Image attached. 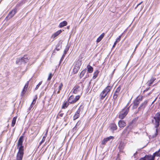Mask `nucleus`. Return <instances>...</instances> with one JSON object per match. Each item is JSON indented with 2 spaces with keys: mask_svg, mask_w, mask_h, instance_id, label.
I'll return each mask as SVG.
<instances>
[{
  "mask_svg": "<svg viewBox=\"0 0 160 160\" xmlns=\"http://www.w3.org/2000/svg\"><path fill=\"white\" fill-rule=\"evenodd\" d=\"M63 84L62 83H60V85L58 87V91L57 92V93L58 94L59 93L60 91L61 90L63 86Z\"/></svg>",
  "mask_w": 160,
  "mask_h": 160,
  "instance_id": "obj_31",
  "label": "nucleus"
},
{
  "mask_svg": "<svg viewBox=\"0 0 160 160\" xmlns=\"http://www.w3.org/2000/svg\"><path fill=\"white\" fill-rule=\"evenodd\" d=\"M80 112V109L79 108L73 116V119L74 120H75L79 117Z\"/></svg>",
  "mask_w": 160,
  "mask_h": 160,
  "instance_id": "obj_11",
  "label": "nucleus"
},
{
  "mask_svg": "<svg viewBox=\"0 0 160 160\" xmlns=\"http://www.w3.org/2000/svg\"><path fill=\"white\" fill-rule=\"evenodd\" d=\"M69 49V47H66V48L65 49L64 51V54L65 55L66 54L67 52L68 51Z\"/></svg>",
  "mask_w": 160,
  "mask_h": 160,
  "instance_id": "obj_36",
  "label": "nucleus"
},
{
  "mask_svg": "<svg viewBox=\"0 0 160 160\" xmlns=\"http://www.w3.org/2000/svg\"><path fill=\"white\" fill-rule=\"evenodd\" d=\"M113 138H114L113 137L110 136L107 137L105 138H104L102 141V144L103 145L107 143V142L108 141H110L111 139H113Z\"/></svg>",
  "mask_w": 160,
  "mask_h": 160,
  "instance_id": "obj_10",
  "label": "nucleus"
},
{
  "mask_svg": "<svg viewBox=\"0 0 160 160\" xmlns=\"http://www.w3.org/2000/svg\"><path fill=\"white\" fill-rule=\"evenodd\" d=\"M110 129L112 131H114L117 129V125L114 123H112L110 126Z\"/></svg>",
  "mask_w": 160,
  "mask_h": 160,
  "instance_id": "obj_20",
  "label": "nucleus"
},
{
  "mask_svg": "<svg viewBox=\"0 0 160 160\" xmlns=\"http://www.w3.org/2000/svg\"><path fill=\"white\" fill-rule=\"evenodd\" d=\"M67 28L68 29H69V26H68L67 27Z\"/></svg>",
  "mask_w": 160,
  "mask_h": 160,
  "instance_id": "obj_49",
  "label": "nucleus"
},
{
  "mask_svg": "<svg viewBox=\"0 0 160 160\" xmlns=\"http://www.w3.org/2000/svg\"><path fill=\"white\" fill-rule=\"evenodd\" d=\"M81 121H78V122L76 123V127H78L80 126V125L81 124Z\"/></svg>",
  "mask_w": 160,
  "mask_h": 160,
  "instance_id": "obj_38",
  "label": "nucleus"
},
{
  "mask_svg": "<svg viewBox=\"0 0 160 160\" xmlns=\"http://www.w3.org/2000/svg\"><path fill=\"white\" fill-rule=\"evenodd\" d=\"M23 136H21L19 138L17 146L18 148V151L17 154L16 160H22L24 154V146L22 145L23 142Z\"/></svg>",
  "mask_w": 160,
  "mask_h": 160,
  "instance_id": "obj_1",
  "label": "nucleus"
},
{
  "mask_svg": "<svg viewBox=\"0 0 160 160\" xmlns=\"http://www.w3.org/2000/svg\"><path fill=\"white\" fill-rule=\"evenodd\" d=\"M73 91V93L74 94L78 93V92H80L81 90V87L78 85H76L74 87Z\"/></svg>",
  "mask_w": 160,
  "mask_h": 160,
  "instance_id": "obj_9",
  "label": "nucleus"
},
{
  "mask_svg": "<svg viewBox=\"0 0 160 160\" xmlns=\"http://www.w3.org/2000/svg\"><path fill=\"white\" fill-rule=\"evenodd\" d=\"M120 90H121V88L120 87H118L117 88V89L115 92H116V93H118L120 94Z\"/></svg>",
  "mask_w": 160,
  "mask_h": 160,
  "instance_id": "obj_33",
  "label": "nucleus"
},
{
  "mask_svg": "<svg viewBox=\"0 0 160 160\" xmlns=\"http://www.w3.org/2000/svg\"><path fill=\"white\" fill-rule=\"evenodd\" d=\"M82 64V62L81 61L78 60L76 62L74 66L76 67H77L79 69H80V67Z\"/></svg>",
  "mask_w": 160,
  "mask_h": 160,
  "instance_id": "obj_21",
  "label": "nucleus"
},
{
  "mask_svg": "<svg viewBox=\"0 0 160 160\" xmlns=\"http://www.w3.org/2000/svg\"><path fill=\"white\" fill-rule=\"evenodd\" d=\"M136 152L135 153H134V156H135V154H136Z\"/></svg>",
  "mask_w": 160,
  "mask_h": 160,
  "instance_id": "obj_52",
  "label": "nucleus"
},
{
  "mask_svg": "<svg viewBox=\"0 0 160 160\" xmlns=\"http://www.w3.org/2000/svg\"><path fill=\"white\" fill-rule=\"evenodd\" d=\"M138 44L136 46V48H135V50H136V48H137V47H138Z\"/></svg>",
  "mask_w": 160,
  "mask_h": 160,
  "instance_id": "obj_48",
  "label": "nucleus"
},
{
  "mask_svg": "<svg viewBox=\"0 0 160 160\" xmlns=\"http://www.w3.org/2000/svg\"><path fill=\"white\" fill-rule=\"evenodd\" d=\"M46 138V136H44L43 137L42 140L41 142H40L39 143V144L41 145L43 142H44L45 138Z\"/></svg>",
  "mask_w": 160,
  "mask_h": 160,
  "instance_id": "obj_35",
  "label": "nucleus"
},
{
  "mask_svg": "<svg viewBox=\"0 0 160 160\" xmlns=\"http://www.w3.org/2000/svg\"><path fill=\"white\" fill-rule=\"evenodd\" d=\"M52 76V73H50L49 74L48 78V80H50L51 79Z\"/></svg>",
  "mask_w": 160,
  "mask_h": 160,
  "instance_id": "obj_37",
  "label": "nucleus"
},
{
  "mask_svg": "<svg viewBox=\"0 0 160 160\" xmlns=\"http://www.w3.org/2000/svg\"><path fill=\"white\" fill-rule=\"evenodd\" d=\"M107 94L103 90L100 94L99 95L101 100H103L106 97Z\"/></svg>",
  "mask_w": 160,
  "mask_h": 160,
  "instance_id": "obj_14",
  "label": "nucleus"
},
{
  "mask_svg": "<svg viewBox=\"0 0 160 160\" xmlns=\"http://www.w3.org/2000/svg\"><path fill=\"white\" fill-rule=\"evenodd\" d=\"M64 114L63 113H61L59 114V115L61 117H62L63 116Z\"/></svg>",
  "mask_w": 160,
  "mask_h": 160,
  "instance_id": "obj_45",
  "label": "nucleus"
},
{
  "mask_svg": "<svg viewBox=\"0 0 160 160\" xmlns=\"http://www.w3.org/2000/svg\"><path fill=\"white\" fill-rule=\"evenodd\" d=\"M112 87L110 86H107L104 90L103 91L107 94L112 88Z\"/></svg>",
  "mask_w": 160,
  "mask_h": 160,
  "instance_id": "obj_16",
  "label": "nucleus"
},
{
  "mask_svg": "<svg viewBox=\"0 0 160 160\" xmlns=\"http://www.w3.org/2000/svg\"><path fill=\"white\" fill-rule=\"evenodd\" d=\"M137 7H137V6H136V7L135 8L136 9Z\"/></svg>",
  "mask_w": 160,
  "mask_h": 160,
  "instance_id": "obj_51",
  "label": "nucleus"
},
{
  "mask_svg": "<svg viewBox=\"0 0 160 160\" xmlns=\"http://www.w3.org/2000/svg\"><path fill=\"white\" fill-rule=\"evenodd\" d=\"M152 122L154 125L156 129L155 133L152 135V137H156L158 135V128L160 125V112L156 113L152 120Z\"/></svg>",
  "mask_w": 160,
  "mask_h": 160,
  "instance_id": "obj_2",
  "label": "nucleus"
},
{
  "mask_svg": "<svg viewBox=\"0 0 160 160\" xmlns=\"http://www.w3.org/2000/svg\"><path fill=\"white\" fill-rule=\"evenodd\" d=\"M67 24V22L65 21H63L61 22L59 24V27L60 28H62L64 26H66Z\"/></svg>",
  "mask_w": 160,
  "mask_h": 160,
  "instance_id": "obj_23",
  "label": "nucleus"
},
{
  "mask_svg": "<svg viewBox=\"0 0 160 160\" xmlns=\"http://www.w3.org/2000/svg\"><path fill=\"white\" fill-rule=\"evenodd\" d=\"M126 123L123 120H120L118 122L119 127L120 128H123L126 125Z\"/></svg>",
  "mask_w": 160,
  "mask_h": 160,
  "instance_id": "obj_12",
  "label": "nucleus"
},
{
  "mask_svg": "<svg viewBox=\"0 0 160 160\" xmlns=\"http://www.w3.org/2000/svg\"><path fill=\"white\" fill-rule=\"evenodd\" d=\"M148 100H146L145 101L142 103L140 105V107L138 108V111L137 113L138 112L141 111V113H142L144 108L148 102Z\"/></svg>",
  "mask_w": 160,
  "mask_h": 160,
  "instance_id": "obj_6",
  "label": "nucleus"
},
{
  "mask_svg": "<svg viewBox=\"0 0 160 160\" xmlns=\"http://www.w3.org/2000/svg\"><path fill=\"white\" fill-rule=\"evenodd\" d=\"M68 105V103L67 102H65L62 106V108H65L67 107Z\"/></svg>",
  "mask_w": 160,
  "mask_h": 160,
  "instance_id": "obj_32",
  "label": "nucleus"
},
{
  "mask_svg": "<svg viewBox=\"0 0 160 160\" xmlns=\"http://www.w3.org/2000/svg\"><path fill=\"white\" fill-rule=\"evenodd\" d=\"M16 12V10L15 9L12 10L8 14V16L6 17L5 19L8 20L13 17Z\"/></svg>",
  "mask_w": 160,
  "mask_h": 160,
  "instance_id": "obj_7",
  "label": "nucleus"
},
{
  "mask_svg": "<svg viewBox=\"0 0 160 160\" xmlns=\"http://www.w3.org/2000/svg\"><path fill=\"white\" fill-rule=\"evenodd\" d=\"M42 81L40 82L36 86L35 88V90H37L38 88L39 87V86L42 83Z\"/></svg>",
  "mask_w": 160,
  "mask_h": 160,
  "instance_id": "obj_34",
  "label": "nucleus"
},
{
  "mask_svg": "<svg viewBox=\"0 0 160 160\" xmlns=\"http://www.w3.org/2000/svg\"><path fill=\"white\" fill-rule=\"evenodd\" d=\"M141 100H142L141 98H137L136 99V100H135V101H134V104L138 106L140 103L139 101H141Z\"/></svg>",
  "mask_w": 160,
  "mask_h": 160,
  "instance_id": "obj_25",
  "label": "nucleus"
},
{
  "mask_svg": "<svg viewBox=\"0 0 160 160\" xmlns=\"http://www.w3.org/2000/svg\"><path fill=\"white\" fill-rule=\"evenodd\" d=\"M117 42H116V41L114 42V44H113V45L112 46V48H114V47H115V45H116V44H117Z\"/></svg>",
  "mask_w": 160,
  "mask_h": 160,
  "instance_id": "obj_44",
  "label": "nucleus"
},
{
  "mask_svg": "<svg viewBox=\"0 0 160 160\" xmlns=\"http://www.w3.org/2000/svg\"><path fill=\"white\" fill-rule=\"evenodd\" d=\"M155 156L153 154L152 155H146L144 157L141 158L139 160H154Z\"/></svg>",
  "mask_w": 160,
  "mask_h": 160,
  "instance_id": "obj_8",
  "label": "nucleus"
},
{
  "mask_svg": "<svg viewBox=\"0 0 160 160\" xmlns=\"http://www.w3.org/2000/svg\"><path fill=\"white\" fill-rule=\"evenodd\" d=\"M87 71L88 73H91L93 71V68L91 66L89 65H87Z\"/></svg>",
  "mask_w": 160,
  "mask_h": 160,
  "instance_id": "obj_19",
  "label": "nucleus"
},
{
  "mask_svg": "<svg viewBox=\"0 0 160 160\" xmlns=\"http://www.w3.org/2000/svg\"><path fill=\"white\" fill-rule=\"evenodd\" d=\"M98 73V70H96L95 72L93 73V76L92 78L93 79H95L97 77Z\"/></svg>",
  "mask_w": 160,
  "mask_h": 160,
  "instance_id": "obj_28",
  "label": "nucleus"
},
{
  "mask_svg": "<svg viewBox=\"0 0 160 160\" xmlns=\"http://www.w3.org/2000/svg\"><path fill=\"white\" fill-rule=\"evenodd\" d=\"M28 57L27 55H25L21 58H17L16 61V63L19 65L22 64H25L28 62Z\"/></svg>",
  "mask_w": 160,
  "mask_h": 160,
  "instance_id": "obj_3",
  "label": "nucleus"
},
{
  "mask_svg": "<svg viewBox=\"0 0 160 160\" xmlns=\"http://www.w3.org/2000/svg\"><path fill=\"white\" fill-rule=\"evenodd\" d=\"M79 69L77 67H76L74 66V68L73 69V73L74 74L77 73L78 72Z\"/></svg>",
  "mask_w": 160,
  "mask_h": 160,
  "instance_id": "obj_29",
  "label": "nucleus"
},
{
  "mask_svg": "<svg viewBox=\"0 0 160 160\" xmlns=\"http://www.w3.org/2000/svg\"><path fill=\"white\" fill-rule=\"evenodd\" d=\"M17 119L16 117H14L12 119V127H14L15 124L16 122Z\"/></svg>",
  "mask_w": 160,
  "mask_h": 160,
  "instance_id": "obj_27",
  "label": "nucleus"
},
{
  "mask_svg": "<svg viewBox=\"0 0 160 160\" xmlns=\"http://www.w3.org/2000/svg\"><path fill=\"white\" fill-rule=\"evenodd\" d=\"M78 127H76V126H75L73 128L72 130H73V131L74 132V131H75L77 129V128H78Z\"/></svg>",
  "mask_w": 160,
  "mask_h": 160,
  "instance_id": "obj_42",
  "label": "nucleus"
},
{
  "mask_svg": "<svg viewBox=\"0 0 160 160\" xmlns=\"http://www.w3.org/2000/svg\"><path fill=\"white\" fill-rule=\"evenodd\" d=\"M129 107H126L121 111L119 115V118L123 119L127 114L129 110Z\"/></svg>",
  "mask_w": 160,
  "mask_h": 160,
  "instance_id": "obj_4",
  "label": "nucleus"
},
{
  "mask_svg": "<svg viewBox=\"0 0 160 160\" xmlns=\"http://www.w3.org/2000/svg\"><path fill=\"white\" fill-rule=\"evenodd\" d=\"M86 72V69H85L84 70H82L81 72L80 73L79 76L80 78H82L85 74V73Z\"/></svg>",
  "mask_w": 160,
  "mask_h": 160,
  "instance_id": "obj_26",
  "label": "nucleus"
},
{
  "mask_svg": "<svg viewBox=\"0 0 160 160\" xmlns=\"http://www.w3.org/2000/svg\"><path fill=\"white\" fill-rule=\"evenodd\" d=\"M62 32L61 30H60L57 31L56 32L53 34L51 36V38H54Z\"/></svg>",
  "mask_w": 160,
  "mask_h": 160,
  "instance_id": "obj_17",
  "label": "nucleus"
},
{
  "mask_svg": "<svg viewBox=\"0 0 160 160\" xmlns=\"http://www.w3.org/2000/svg\"><path fill=\"white\" fill-rule=\"evenodd\" d=\"M121 36H122V35L119 36V37L117 39L116 41V42H118L120 41L121 38Z\"/></svg>",
  "mask_w": 160,
  "mask_h": 160,
  "instance_id": "obj_39",
  "label": "nucleus"
},
{
  "mask_svg": "<svg viewBox=\"0 0 160 160\" xmlns=\"http://www.w3.org/2000/svg\"><path fill=\"white\" fill-rule=\"evenodd\" d=\"M137 107H138V106L133 104V107H132V108L133 109H134L136 108H137Z\"/></svg>",
  "mask_w": 160,
  "mask_h": 160,
  "instance_id": "obj_43",
  "label": "nucleus"
},
{
  "mask_svg": "<svg viewBox=\"0 0 160 160\" xmlns=\"http://www.w3.org/2000/svg\"><path fill=\"white\" fill-rule=\"evenodd\" d=\"M104 36V33H102V34L100 35V36L97 38V42H100Z\"/></svg>",
  "mask_w": 160,
  "mask_h": 160,
  "instance_id": "obj_24",
  "label": "nucleus"
},
{
  "mask_svg": "<svg viewBox=\"0 0 160 160\" xmlns=\"http://www.w3.org/2000/svg\"><path fill=\"white\" fill-rule=\"evenodd\" d=\"M37 98V96H36L33 99L30 107L28 108L29 110H30L31 109L33 105L35 103Z\"/></svg>",
  "mask_w": 160,
  "mask_h": 160,
  "instance_id": "obj_18",
  "label": "nucleus"
},
{
  "mask_svg": "<svg viewBox=\"0 0 160 160\" xmlns=\"http://www.w3.org/2000/svg\"><path fill=\"white\" fill-rule=\"evenodd\" d=\"M28 82H27L25 84V86L24 87L23 90L21 93V95L22 96L23 94L26 92V91L27 90L28 87Z\"/></svg>",
  "mask_w": 160,
  "mask_h": 160,
  "instance_id": "obj_13",
  "label": "nucleus"
},
{
  "mask_svg": "<svg viewBox=\"0 0 160 160\" xmlns=\"http://www.w3.org/2000/svg\"><path fill=\"white\" fill-rule=\"evenodd\" d=\"M47 132H48V131H47L46 132V133H45V136H46V137L47 136Z\"/></svg>",
  "mask_w": 160,
  "mask_h": 160,
  "instance_id": "obj_47",
  "label": "nucleus"
},
{
  "mask_svg": "<svg viewBox=\"0 0 160 160\" xmlns=\"http://www.w3.org/2000/svg\"><path fill=\"white\" fill-rule=\"evenodd\" d=\"M115 69H114V70H113V72H112V73H113V74L114 73V71H115Z\"/></svg>",
  "mask_w": 160,
  "mask_h": 160,
  "instance_id": "obj_50",
  "label": "nucleus"
},
{
  "mask_svg": "<svg viewBox=\"0 0 160 160\" xmlns=\"http://www.w3.org/2000/svg\"><path fill=\"white\" fill-rule=\"evenodd\" d=\"M79 98L80 96L79 95L76 96L75 98L74 96L72 95L69 97L68 101L70 103H74L78 101Z\"/></svg>",
  "mask_w": 160,
  "mask_h": 160,
  "instance_id": "obj_5",
  "label": "nucleus"
},
{
  "mask_svg": "<svg viewBox=\"0 0 160 160\" xmlns=\"http://www.w3.org/2000/svg\"><path fill=\"white\" fill-rule=\"evenodd\" d=\"M142 2H143V1L141 2L140 3H138V4H137V7H138V6H139V5H141L142 3Z\"/></svg>",
  "mask_w": 160,
  "mask_h": 160,
  "instance_id": "obj_46",
  "label": "nucleus"
},
{
  "mask_svg": "<svg viewBox=\"0 0 160 160\" xmlns=\"http://www.w3.org/2000/svg\"><path fill=\"white\" fill-rule=\"evenodd\" d=\"M59 46H57L56 47V48L53 51V52H55V50H57V51H59V50L60 49V48H58V47Z\"/></svg>",
  "mask_w": 160,
  "mask_h": 160,
  "instance_id": "obj_41",
  "label": "nucleus"
},
{
  "mask_svg": "<svg viewBox=\"0 0 160 160\" xmlns=\"http://www.w3.org/2000/svg\"><path fill=\"white\" fill-rule=\"evenodd\" d=\"M120 94V93H116V92H114L113 96V99L114 100L116 99L118 96Z\"/></svg>",
  "mask_w": 160,
  "mask_h": 160,
  "instance_id": "obj_30",
  "label": "nucleus"
},
{
  "mask_svg": "<svg viewBox=\"0 0 160 160\" xmlns=\"http://www.w3.org/2000/svg\"><path fill=\"white\" fill-rule=\"evenodd\" d=\"M65 55L64 54H63V55L62 56V57L60 60V63H61V62H62V61L63 59V58L65 57Z\"/></svg>",
  "mask_w": 160,
  "mask_h": 160,
  "instance_id": "obj_40",
  "label": "nucleus"
},
{
  "mask_svg": "<svg viewBox=\"0 0 160 160\" xmlns=\"http://www.w3.org/2000/svg\"><path fill=\"white\" fill-rule=\"evenodd\" d=\"M129 127V126L127 128H128V127Z\"/></svg>",
  "mask_w": 160,
  "mask_h": 160,
  "instance_id": "obj_53",
  "label": "nucleus"
},
{
  "mask_svg": "<svg viewBox=\"0 0 160 160\" xmlns=\"http://www.w3.org/2000/svg\"><path fill=\"white\" fill-rule=\"evenodd\" d=\"M155 80V78L153 77H152L150 80L148 81L147 82V84L148 85V86H151Z\"/></svg>",
  "mask_w": 160,
  "mask_h": 160,
  "instance_id": "obj_15",
  "label": "nucleus"
},
{
  "mask_svg": "<svg viewBox=\"0 0 160 160\" xmlns=\"http://www.w3.org/2000/svg\"><path fill=\"white\" fill-rule=\"evenodd\" d=\"M124 143L123 142H121L118 146V148L119 149L120 151H122L123 149L124 148Z\"/></svg>",
  "mask_w": 160,
  "mask_h": 160,
  "instance_id": "obj_22",
  "label": "nucleus"
}]
</instances>
